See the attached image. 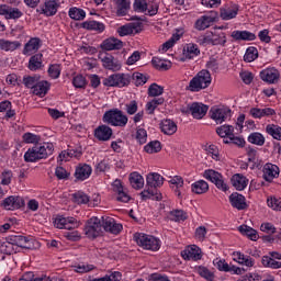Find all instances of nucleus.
I'll return each mask as SVG.
<instances>
[{
  "mask_svg": "<svg viewBox=\"0 0 281 281\" xmlns=\"http://www.w3.org/2000/svg\"><path fill=\"white\" fill-rule=\"evenodd\" d=\"M83 232L88 238H98L104 234L102 217H91L87 221Z\"/></svg>",
  "mask_w": 281,
  "mask_h": 281,
  "instance_id": "6",
  "label": "nucleus"
},
{
  "mask_svg": "<svg viewBox=\"0 0 281 281\" xmlns=\"http://www.w3.org/2000/svg\"><path fill=\"white\" fill-rule=\"evenodd\" d=\"M211 45H225V43H227V37L225 36V33H221L213 38L211 37Z\"/></svg>",
  "mask_w": 281,
  "mask_h": 281,
  "instance_id": "64",
  "label": "nucleus"
},
{
  "mask_svg": "<svg viewBox=\"0 0 281 281\" xmlns=\"http://www.w3.org/2000/svg\"><path fill=\"white\" fill-rule=\"evenodd\" d=\"M147 139H148V133L146 132V130L138 128L136 131V140L138 142V144H146Z\"/></svg>",
  "mask_w": 281,
  "mask_h": 281,
  "instance_id": "63",
  "label": "nucleus"
},
{
  "mask_svg": "<svg viewBox=\"0 0 281 281\" xmlns=\"http://www.w3.org/2000/svg\"><path fill=\"white\" fill-rule=\"evenodd\" d=\"M9 245H15L22 249H32V243L23 235H11L9 237Z\"/></svg>",
  "mask_w": 281,
  "mask_h": 281,
  "instance_id": "18",
  "label": "nucleus"
},
{
  "mask_svg": "<svg viewBox=\"0 0 281 281\" xmlns=\"http://www.w3.org/2000/svg\"><path fill=\"white\" fill-rule=\"evenodd\" d=\"M267 203H268V206H270L276 212H280L281 211V199L268 198Z\"/></svg>",
  "mask_w": 281,
  "mask_h": 281,
  "instance_id": "60",
  "label": "nucleus"
},
{
  "mask_svg": "<svg viewBox=\"0 0 281 281\" xmlns=\"http://www.w3.org/2000/svg\"><path fill=\"white\" fill-rule=\"evenodd\" d=\"M101 63H103L104 69H109L110 71H120L122 69V64L120 60L115 59L113 55L111 54H105L101 55Z\"/></svg>",
  "mask_w": 281,
  "mask_h": 281,
  "instance_id": "12",
  "label": "nucleus"
},
{
  "mask_svg": "<svg viewBox=\"0 0 281 281\" xmlns=\"http://www.w3.org/2000/svg\"><path fill=\"white\" fill-rule=\"evenodd\" d=\"M134 240L139 247H143V249H149L150 251H159V247H161L159 239L151 235L136 233L134 234Z\"/></svg>",
  "mask_w": 281,
  "mask_h": 281,
  "instance_id": "5",
  "label": "nucleus"
},
{
  "mask_svg": "<svg viewBox=\"0 0 281 281\" xmlns=\"http://www.w3.org/2000/svg\"><path fill=\"white\" fill-rule=\"evenodd\" d=\"M23 82H24V86L27 88V89H35L36 85L38 83V78L36 77H32V76H29V77H24L23 78Z\"/></svg>",
  "mask_w": 281,
  "mask_h": 281,
  "instance_id": "62",
  "label": "nucleus"
},
{
  "mask_svg": "<svg viewBox=\"0 0 281 281\" xmlns=\"http://www.w3.org/2000/svg\"><path fill=\"white\" fill-rule=\"evenodd\" d=\"M0 14L5 16V19H21L23 16V12L16 8L0 5Z\"/></svg>",
  "mask_w": 281,
  "mask_h": 281,
  "instance_id": "24",
  "label": "nucleus"
},
{
  "mask_svg": "<svg viewBox=\"0 0 281 281\" xmlns=\"http://www.w3.org/2000/svg\"><path fill=\"white\" fill-rule=\"evenodd\" d=\"M248 142L255 146H265V136L258 132H254L248 136Z\"/></svg>",
  "mask_w": 281,
  "mask_h": 281,
  "instance_id": "43",
  "label": "nucleus"
},
{
  "mask_svg": "<svg viewBox=\"0 0 281 281\" xmlns=\"http://www.w3.org/2000/svg\"><path fill=\"white\" fill-rule=\"evenodd\" d=\"M91 172H92L91 166L79 165L76 168L75 177L76 179H78V181H85V179H89V177H91Z\"/></svg>",
  "mask_w": 281,
  "mask_h": 281,
  "instance_id": "25",
  "label": "nucleus"
},
{
  "mask_svg": "<svg viewBox=\"0 0 281 281\" xmlns=\"http://www.w3.org/2000/svg\"><path fill=\"white\" fill-rule=\"evenodd\" d=\"M266 132L268 133V135H271V137H273V139H278L279 142H281V127L280 126L267 125Z\"/></svg>",
  "mask_w": 281,
  "mask_h": 281,
  "instance_id": "50",
  "label": "nucleus"
},
{
  "mask_svg": "<svg viewBox=\"0 0 281 281\" xmlns=\"http://www.w3.org/2000/svg\"><path fill=\"white\" fill-rule=\"evenodd\" d=\"M280 177V168L273 164H266L263 166V179L271 183L273 179H278Z\"/></svg>",
  "mask_w": 281,
  "mask_h": 281,
  "instance_id": "15",
  "label": "nucleus"
},
{
  "mask_svg": "<svg viewBox=\"0 0 281 281\" xmlns=\"http://www.w3.org/2000/svg\"><path fill=\"white\" fill-rule=\"evenodd\" d=\"M41 48V38L33 37L24 46V54H34Z\"/></svg>",
  "mask_w": 281,
  "mask_h": 281,
  "instance_id": "31",
  "label": "nucleus"
},
{
  "mask_svg": "<svg viewBox=\"0 0 281 281\" xmlns=\"http://www.w3.org/2000/svg\"><path fill=\"white\" fill-rule=\"evenodd\" d=\"M22 139L25 144H38L41 136L27 132L23 134Z\"/></svg>",
  "mask_w": 281,
  "mask_h": 281,
  "instance_id": "57",
  "label": "nucleus"
},
{
  "mask_svg": "<svg viewBox=\"0 0 281 281\" xmlns=\"http://www.w3.org/2000/svg\"><path fill=\"white\" fill-rule=\"evenodd\" d=\"M238 232L241 233L243 236H247L250 240H258V231L246 224L240 225Z\"/></svg>",
  "mask_w": 281,
  "mask_h": 281,
  "instance_id": "30",
  "label": "nucleus"
},
{
  "mask_svg": "<svg viewBox=\"0 0 281 281\" xmlns=\"http://www.w3.org/2000/svg\"><path fill=\"white\" fill-rule=\"evenodd\" d=\"M74 202L77 203V205H87L89 203L90 199L89 195H87L82 191H78L72 194Z\"/></svg>",
  "mask_w": 281,
  "mask_h": 281,
  "instance_id": "45",
  "label": "nucleus"
},
{
  "mask_svg": "<svg viewBox=\"0 0 281 281\" xmlns=\"http://www.w3.org/2000/svg\"><path fill=\"white\" fill-rule=\"evenodd\" d=\"M199 54H201L199 46L195 44H189L187 46V53H184V56L186 58L192 59L193 56H199Z\"/></svg>",
  "mask_w": 281,
  "mask_h": 281,
  "instance_id": "56",
  "label": "nucleus"
},
{
  "mask_svg": "<svg viewBox=\"0 0 281 281\" xmlns=\"http://www.w3.org/2000/svg\"><path fill=\"white\" fill-rule=\"evenodd\" d=\"M25 205V200L19 195H10L2 201L4 210H21Z\"/></svg>",
  "mask_w": 281,
  "mask_h": 281,
  "instance_id": "11",
  "label": "nucleus"
},
{
  "mask_svg": "<svg viewBox=\"0 0 281 281\" xmlns=\"http://www.w3.org/2000/svg\"><path fill=\"white\" fill-rule=\"evenodd\" d=\"M169 218L176 223H181V221H188V213L183 210H175L169 213Z\"/></svg>",
  "mask_w": 281,
  "mask_h": 281,
  "instance_id": "39",
  "label": "nucleus"
},
{
  "mask_svg": "<svg viewBox=\"0 0 281 281\" xmlns=\"http://www.w3.org/2000/svg\"><path fill=\"white\" fill-rule=\"evenodd\" d=\"M104 87H128L131 76L125 74H114L103 79Z\"/></svg>",
  "mask_w": 281,
  "mask_h": 281,
  "instance_id": "7",
  "label": "nucleus"
},
{
  "mask_svg": "<svg viewBox=\"0 0 281 281\" xmlns=\"http://www.w3.org/2000/svg\"><path fill=\"white\" fill-rule=\"evenodd\" d=\"M196 271H198L199 276H201V278H204V280L214 281V272L210 271V269H207L203 266H199L196 268Z\"/></svg>",
  "mask_w": 281,
  "mask_h": 281,
  "instance_id": "52",
  "label": "nucleus"
},
{
  "mask_svg": "<svg viewBox=\"0 0 281 281\" xmlns=\"http://www.w3.org/2000/svg\"><path fill=\"white\" fill-rule=\"evenodd\" d=\"M19 47H21V42L0 40V49H3V52H14L15 49H19Z\"/></svg>",
  "mask_w": 281,
  "mask_h": 281,
  "instance_id": "36",
  "label": "nucleus"
},
{
  "mask_svg": "<svg viewBox=\"0 0 281 281\" xmlns=\"http://www.w3.org/2000/svg\"><path fill=\"white\" fill-rule=\"evenodd\" d=\"M164 186V177L157 172L149 173L147 176V189L140 193L143 201L151 199V201H161L162 196L157 188Z\"/></svg>",
  "mask_w": 281,
  "mask_h": 281,
  "instance_id": "1",
  "label": "nucleus"
},
{
  "mask_svg": "<svg viewBox=\"0 0 281 281\" xmlns=\"http://www.w3.org/2000/svg\"><path fill=\"white\" fill-rule=\"evenodd\" d=\"M213 265L218 269V271H225L226 273L232 272V266L223 259H215Z\"/></svg>",
  "mask_w": 281,
  "mask_h": 281,
  "instance_id": "55",
  "label": "nucleus"
},
{
  "mask_svg": "<svg viewBox=\"0 0 281 281\" xmlns=\"http://www.w3.org/2000/svg\"><path fill=\"white\" fill-rule=\"evenodd\" d=\"M103 122L111 124V126L124 127L128 124V116L119 109L109 110L103 115Z\"/></svg>",
  "mask_w": 281,
  "mask_h": 281,
  "instance_id": "4",
  "label": "nucleus"
},
{
  "mask_svg": "<svg viewBox=\"0 0 281 281\" xmlns=\"http://www.w3.org/2000/svg\"><path fill=\"white\" fill-rule=\"evenodd\" d=\"M232 181V186L235 187V189L237 190H245L247 188V178H245L243 175L240 173H236L232 177L231 179Z\"/></svg>",
  "mask_w": 281,
  "mask_h": 281,
  "instance_id": "33",
  "label": "nucleus"
},
{
  "mask_svg": "<svg viewBox=\"0 0 281 281\" xmlns=\"http://www.w3.org/2000/svg\"><path fill=\"white\" fill-rule=\"evenodd\" d=\"M164 93V87L151 83L148 88V95L149 98H157V95H161Z\"/></svg>",
  "mask_w": 281,
  "mask_h": 281,
  "instance_id": "53",
  "label": "nucleus"
},
{
  "mask_svg": "<svg viewBox=\"0 0 281 281\" xmlns=\"http://www.w3.org/2000/svg\"><path fill=\"white\" fill-rule=\"evenodd\" d=\"M256 58H258V48L254 46L248 47L244 55L245 63H254Z\"/></svg>",
  "mask_w": 281,
  "mask_h": 281,
  "instance_id": "48",
  "label": "nucleus"
},
{
  "mask_svg": "<svg viewBox=\"0 0 281 281\" xmlns=\"http://www.w3.org/2000/svg\"><path fill=\"white\" fill-rule=\"evenodd\" d=\"M209 109H210V106H207L203 103H199V102H193L188 105V112L191 113V115H192V117H194V120H203V117H205V115H207Z\"/></svg>",
  "mask_w": 281,
  "mask_h": 281,
  "instance_id": "9",
  "label": "nucleus"
},
{
  "mask_svg": "<svg viewBox=\"0 0 281 281\" xmlns=\"http://www.w3.org/2000/svg\"><path fill=\"white\" fill-rule=\"evenodd\" d=\"M119 36H128L131 34H139L142 32V23H130L119 27Z\"/></svg>",
  "mask_w": 281,
  "mask_h": 281,
  "instance_id": "19",
  "label": "nucleus"
},
{
  "mask_svg": "<svg viewBox=\"0 0 281 281\" xmlns=\"http://www.w3.org/2000/svg\"><path fill=\"white\" fill-rule=\"evenodd\" d=\"M151 65L158 71H168L170 69V64H167L166 60L159 57H153Z\"/></svg>",
  "mask_w": 281,
  "mask_h": 281,
  "instance_id": "40",
  "label": "nucleus"
},
{
  "mask_svg": "<svg viewBox=\"0 0 281 281\" xmlns=\"http://www.w3.org/2000/svg\"><path fill=\"white\" fill-rule=\"evenodd\" d=\"M117 16H126L131 10V0H114Z\"/></svg>",
  "mask_w": 281,
  "mask_h": 281,
  "instance_id": "27",
  "label": "nucleus"
},
{
  "mask_svg": "<svg viewBox=\"0 0 281 281\" xmlns=\"http://www.w3.org/2000/svg\"><path fill=\"white\" fill-rule=\"evenodd\" d=\"M260 78L265 82H269V85H276V82L280 80V71L276 68H268L260 72Z\"/></svg>",
  "mask_w": 281,
  "mask_h": 281,
  "instance_id": "17",
  "label": "nucleus"
},
{
  "mask_svg": "<svg viewBox=\"0 0 281 281\" xmlns=\"http://www.w3.org/2000/svg\"><path fill=\"white\" fill-rule=\"evenodd\" d=\"M52 153H54L53 144H46L43 146L35 145L33 148H29L27 151L24 154V160L27 164H32L41 159H47V157H49Z\"/></svg>",
  "mask_w": 281,
  "mask_h": 281,
  "instance_id": "2",
  "label": "nucleus"
},
{
  "mask_svg": "<svg viewBox=\"0 0 281 281\" xmlns=\"http://www.w3.org/2000/svg\"><path fill=\"white\" fill-rule=\"evenodd\" d=\"M212 85V75L207 70H201L194 76L187 87L188 91H192L196 93L199 91H203V89H207Z\"/></svg>",
  "mask_w": 281,
  "mask_h": 281,
  "instance_id": "3",
  "label": "nucleus"
},
{
  "mask_svg": "<svg viewBox=\"0 0 281 281\" xmlns=\"http://www.w3.org/2000/svg\"><path fill=\"white\" fill-rule=\"evenodd\" d=\"M48 76L50 78H53L54 80H56V78H59L60 77V65H58V64L50 65L48 68Z\"/></svg>",
  "mask_w": 281,
  "mask_h": 281,
  "instance_id": "61",
  "label": "nucleus"
},
{
  "mask_svg": "<svg viewBox=\"0 0 281 281\" xmlns=\"http://www.w3.org/2000/svg\"><path fill=\"white\" fill-rule=\"evenodd\" d=\"M222 176L223 175H221L220 172L213 169H207L203 173L204 179H206L207 181H211V183H215L216 181H218Z\"/></svg>",
  "mask_w": 281,
  "mask_h": 281,
  "instance_id": "49",
  "label": "nucleus"
},
{
  "mask_svg": "<svg viewBox=\"0 0 281 281\" xmlns=\"http://www.w3.org/2000/svg\"><path fill=\"white\" fill-rule=\"evenodd\" d=\"M145 153L153 155L161 151V143L159 140H151L144 147Z\"/></svg>",
  "mask_w": 281,
  "mask_h": 281,
  "instance_id": "42",
  "label": "nucleus"
},
{
  "mask_svg": "<svg viewBox=\"0 0 281 281\" xmlns=\"http://www.w3.org/2000/svg\"><path fill=\"white\" fill-rule=\"evenodd\" d=\"M101 223L104 232H109L110 234H120L122 232V224H117L115 220L111 216H101Z\"/></svg>",
  "mask_w": 281,
  "mask_h": 281,
  "instance_id": "8",
  "label": "nucleus"
},
{
  "mask_svg": "<svg viewBox=\"0 0 281 281\" xmlns=\"http://www.w3.org/2000/svg\"><path fill=\"white\" fill-rule=\"evenodd\" d=\"M132 79L136 87H142V85H146V82H148V77L142 72H134Z\"/></svg>",
  "mask_w": 281,
  "mask_h": 281,
  "instance_id": "54",
  "label": "nucleus"
},
{
  "mask_svg": "<svg viewBox=\"0 0 281 281\" xmlns=\"http://www.w3.org/2000/svg\"><path fill=\"white\" fill-rule=\"evenodd\" d=\"M237 15H238L237 7H235L234 9H223L221 11V19H223V21H229L232 19H236Z\"/></svg>",
  "mask_w": 281,
  "mask_h": 281,
  "instance_id": "46",
  "label": "nucleus"
},
{
  "mask_svg": "<svg viewBox=\"0 0 281 281\" xmlns=\"http://www.w3.org/2000/svg\"><path fill=\"white\" fill-rule=\"evenodd\" d=\"M210 113L211 120H214L216 124H223L227 117H232V110L227 108H212Z\"/></svg>",
  "mask_w": 281,
  "mask_h": 281,
  "instance_id": "10",
  "label": "nucleus"
},
{
  "mask_svg": "<svg viewBox=\"0 0 281 281\" xmlns=\"http://www.w3.org/2000/svg\"><path fill=\"white\" fill-rule=\"evenodd\" d=\"M216 133L218 136L229 139V137L234 136V126L227 124L222 125L216 128Z\"/></svg>",
  "mask_w": 281,
  "mask_h": 281,
  "instance_id": "37",
  "label": "nucleus"
},
{
  "mask_svg": "<svg viewBox=\"0 0 281 281\" xmlns=\"http://www.w3.org/2000/svg\"><path fill=\"white\" fill-rule=\"evenodd\" d=\"M210 190V184L205 180H199L191 186V192L194 194H205Z\"/></svg>",
  "mask_w": 281,
  "mask_h": 281,
  "instance_id": "32",
  "label": "nucleus"
},
{
  "mask_svg": "<svg viewBox=\"0 0 281 281\" xmlns=\"http://www.w3.org/2000/svg\"><path fill=\"white\" fill-rule=\"evenodd\" d=\"M212 23H216V12H212L211 15H202L199 20H196L195 29L201 32L203 30H207Z\"/></svg>",
  "mask_w": 281,
  "mask_h": 281,
  "instance_id": "16",
  "label": "nucleus"
},
{
  "mask_svg": "<svg viewBox=\"0 0 281 281\" xmlns=\"http://www.w3.org/2000/svg\"><path fill=\"white\" fill-rule=\"evenodd\" d=\"M164 102H166L164 98H155L151 101L147 102L146 111H148L149 115H153L155 113V109H157V106H161Z\"/></svg>",
  "mask_w": 281,
  "mask_h": 281,
  "instance_id": "41",
  "label": "nucleus"
},
{
  "mask_svg": "<svg viewBox=\"0 0 281 281\" xmlns=\"http://www.w3.org/2000/svg\"><path fill=\"white\" fill-rule=\"evenodd\" d=\"M114 192H116V201H120L121 203H128L131 201V195L126 194L124 192V187L122 186L121 180H115L112 183Z\"/></svg>",
  "mask_w": 281,
  "mask_h": 281,
  "instance_id": "21",
  "label": "nucleus"
},
{
  "mask_svg": "<svg viewBox=\"0 0 281 281\" xmlns=\"http://www.w3.org/2000/svg\"><path fill=\"white\" fill-rule=\"evenodd\" d=\"M223 143L224 144H234L235 146H238L239 148H245V144H246L245 138L235 136L234 134L229 138H225L223 140Z\"/></svg>",
  "mask_w": 281,
  "mask_h": 281,
  "instance_id": "51",
  "label": "nucleus"
},
{
  "mask_svg": "<svg viewBox=\"0 0 281 281\" xmlns=\"http://www.w3.org/2000/svg\"><path fill=\"white\" fill-rule=\"evenodd\" d=\"M130 183L134 190H142L144 188V177L137 172L130 175Z\"/></svg>",
  "mask_w": 281,
  "mask_h": 281,
  "instance_id": "35",
  "label": "nucleus"
},
{
  "mask_svg": "<svg viewBox=\"0 0 281 281\" xmlns=\"http://www.w3.org/2000/svg\"><path fill=\"white\" fill-rule=\"evenodd\" d=\"M261 262L263 267H269L270 269H281V262L276 261V259L269 257V256H263L261 259Z\"/></svg>",
  "mask_w": 281,
  "mask_h": 281,
  "instance_id": "47",
  "label": "nucleus"
},
{
  "mask_svg": "<svg viewBox=\"0 0 281 281\" xmlns=\"http://www.w3.org/2000/svg\"><path fill=\"white\" fill-rule=\"evenodd\" d=\"M81 27L85 30H94V32H102L104 30V24L98 21H86L82 22Z\"/></svg>",
  "mask_w": 281,
  "mask_h": 281,
  "instance_id": "38",
  "label": "nucleus"
},
{
  "mask_svg": "<svg viewBox=\"0 0 281 281\" xmlns=\"http://www.w3.org/2000/svg\"><path fill=\"white\" fill-rule=\"evenodd\" d=\"M68 223H74V217H57L55 220V227L58 229H65Z\"/></svg>",
  "mask_w": 281,
  "mask_h": 281,
  "instance_id": "59",
  "label": "nucleus"
},
{
  "mask_svg": "<svg viewBox=\"0 0 281 281\" xmlns=\"http://www.w3.org/2000/svg\"><path fill=\"white\" fill-rule=\"evenodd\" d=\"M43 67V54L38 53L33 55L29 61V69L31 71H36Z\"/></svg>",
  "mask_w": 281,
  "mask_h": 281,
  "instance_id": "34",
  "label": "nucleus"
},
{
  "mask_svg": "<svg viewBox=\"0 0 281 281\" xmlns=\"http://www.w3.org/2000/svg\"><path fill=\"white\" fill-rule=\"evenodd\" d=\"M58 8H60L58 0H44L42 14H45V16H54L56 12H58Z\"/></svg>",
  "mask_w": 281,
  "mask_h": 281,
  "instance_id": "20",
  "label": "nucleus"
},
{
  "mask_svg": "<svg viewBox=\"0 0 281 281\" xmlns=\"http://www.w3.org/2000/svg\"><path fill=\"white\" fill-rule=\"evenodd\" d=\"M122 47H124V42L115 37H109L104 40L101 44V48L105 52H113V49H122Z\"/></svg>",
  "mask_w": 281,
  "mask_h": 281,
  "instance_id": "22",
  "label": "nucleus"
},
{
  "mask_svg": "<svg viewBox=\"0 0 281 281\" xmlns=\"http://www.w3.org/2000/svg\"><path fill=\"white\" fill-rule=\"evenodd\" d=\"M181 256L184 260H201L203 256L201 255V248L196 245L188 246L184 250L181 251Z\"/></svg>",
  "mask_w": 281,
  "mask_h": 281,
  "instance_id": "13",
  "label": "nucleus"
},
{
  "mask_svg": "<svg viewBox=\"0 0 281 281\" xmlns=\"http://www.w3.org/2000/svg\"><path fill=\"white\" fill-rule=\"evenodd\" d=\"M231 36L234 41H256V34L249 31H233Z\"/></svg>",
  "mask_w": 281,
  "mask_h": 281,
  "instance_id": "28",
  "label": "nucleus"
},
{
  "mask_svg": "<svg viewBox=\"0 0 281 281\" xmlns=\"http://www.w3.org/2000/svg\"><path fill=\"white\" fill-rule=\"evenodd\" d=\"M133 9L135 12H146L148 10V2L146 0H135Z\"/></svg>",
  "mask_w": 281,
  "mask_h": 281,
  "instance_id": "58",
  "label": "nucleus"
},
{
  "mask_svg": "<svg viewBox=\"0 0 281 281\" xmlns=\"http://www.w3.org/2000/svg\"><path fill=\"white\" fill-rule=\"evenodd\" d=\"M160 130L165 135H175L177 133V123L170 119L164 120L160 123Z\"/></svg>",
  "mask_w": 281,
  "mask_h": 281,
  "instance_id": "26",
  "label": "nucleus"
},
{
  "mask_svg": "<svg viewBox=\"0 0 281 281\" xmlns=\"http://www.w3.org/2000/svg\"><path fill=\"white\" fill-rule=\"evenodd\" d=\"M69 16L74 21H82L87 16V13L85 10L74 7L69 9Z\"/></svg>",
  "mask_w": 281,
  "mask_h": 281,
  "instance_id": "44",
  "label": "nucleus"
},
{
  "mask_svg": "<svg viewBox=\"0 0 281 281\" xmlns=\"http://www.w3.org/2000/svg\"><path fill=\"white\" fill-rule=\"evenodd\" d=\"M113 135V130L109 127L108 125H100L94 131V136L100 142H109Z\"/></svg>",
  "mask_w": 281,
  "mask_h": 281,
  "instance_id": "23",
  "label": "nucleus"
},
{
  "mask_svg": "<svg viewBox=\"0 0 281 281\" xmlns=\"http://www.w3.org/2000/svg\"><path fill=\"white\" fill-rule=\"evenodd\" d=\"M50 85L47 81H37L35 85V88H33L34 95H38L40 98H43L47 95V92L49 91Z\"/></svg>",
  "mask_w": 281,
  "mask_h": 281,
  "instance_id": "29",
  "label": "nucleus"
},
{
  "mask_svg": "<svg viewBox=\"0 0 281 281\" xmlns=\"http://www.w3.org/2000/svg\"><path fill=\"white\" fill-rule=\"evenodd\" d=\"M229 202L232 207H235V210L243 211L249 207V205H247V199L243 194L237 192L229 195Z\"/></svg>",
  "mask_w": 281,
  "mask_h": 281,
  "instance_id": "14",
  "label": "nucleus"
}]
</instances>
